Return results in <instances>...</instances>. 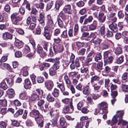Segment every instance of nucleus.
Wrapping results in <instances>:
<instances>
[{
  "mask_svg": "<svg viewBox=\"0 0 128 128\" xmlns=\"http://www.w3.org/2000/svg\"><path fill=\"white\" fill-rule=\"evenodd\" d=\"M11 20L13 23L15 25H18V23L22 18V17L18 13H13L11 16Z\"/></svg>",
  "mask_w": 128,
  "mask_h": 128,
  "instance_id": "obj_1",
  "label": "nucleus"
},
{
  "mask_svg": "<svg viewBox=\"0 0 128 128\" xmlns=\"http://www.w3.org/2000/svg\"><path fill=\"white\" fill-rule=\"evenodd\" d=\"M98 106L100 109H102L103 113H107L108 112V104L106 103L102 102L100 104H99Z\"/></svg>",
  "mask_w": 128,
  "mask_h": 128,
  "instance_id": "obj_2",
  "label": "nucleus"
},
{
  "mask_svg": "<svg viewBox=\"0 0 128 128\" xmlns=\"http://www.w3.org/2000/svg\"><path fill=\"white\" fill-rule=\"evenodd\" d=\"M47 19V25L49 28L53 29L55 27L51 16L48 15L46 17Z\"/></svg>",
  "mask_w": 128,
  "mask_h": 128,
  "instance_id": "obj_3",
  "label": "nucleus"
},
{
  "mask_svg": "<svg viewBox=\"0 0 128 128\" xmlns=\"http://www.w3.org/2000/svg\"><path fill=\"white\" fill-rule=\"evenodd\" d=\"M51 117L58 118L59 116V111L58 110L52 108L50 112Z\"/></svg>",
  "mask_w": 128,
  "mask_h": 128,
  "instance_id": "obj_4",
  "label": "nucleus"
},
{
  "mask_svg": "<svg viewBox=\"0 0 128 128\" xmlns=\"http://www.w3.org/2000/svg\"><path fill=\"white\" fill-rule=\"evenodd\" d=\"M63 10L65 13L69 14L71 15L72 14L71 6L70 4H66L64 6Z\"/></svg>",
  "mask_w": 128,
  "mask_h": 128,
  "instance_id": "obj_5",
  "label": "nucleus"
},
{
  "mask_svg": "<svg viewBox=\"0 0 128 128\" xmlns=\"http://www.w3.org/2000/svg\"><path fill=\"white\" fill-rule=\"evenodd\" d=\"M53 50L54 54L57 52H62L64 49L63 45L62 44H60L58 46L54 45L53 47Z\"/></svg>",
  "mask_w": 128,
  "mask_h": 128,
  "instance_id": "obj_6",
  "label": "nucleus"
},
{
  "mask_svg": "<svg viewBox=\"0 0 128 128\" xmlns=\"http://www.w3.org/2000/svg\"><path fill=\"white\" fill-rule=\"evenodd\" d=\"M50 66V64L46 62H43L40 65V68L41 71L43 70L44 69H47Z\"/></svg>",
  "mask_w": 128,
  "mask_h": 128,
  "instance_id": "obj_7",
  "label": "nucleus"
},
{
  "mask_svg": "<svg viewBox=\"0 0 128 128\" xmlns=\"http://www.w3.org/2000/svg\"><path fill=\"white\" fill-rule=\"evenodd\" d=\"M45 85L47 88L50 90L53 86L54 84L51 81H47L45 82Z\"/></svg>",
  "mask_w": 128,
  "mask_h": 128,
  "instance_id": "obj_8",
  "label": "nucleus"
},
{
  "mask_svg": "<svg viewBox=\"0 0 128 128\" xmlns=\"http://www.w3.org/2000/svg\"><path fill=\"white\" fill-rule=\"evenodd\" d=\"M2 37L3 39L5 40H11L12 38V36L8 32H6L2 34Z\"/></svg>",
  "mask_w": 128,
  "mask_h": 128,
  "instance_id": "obj_9",
  "label": "nucleus"
},
{
  "mask_svg": "<svg viewBox=\"0 0 128 128\" xmlns=\"http://www.w3.org/2000/svg\"><path fill=\"white\" fill-rule=\"evenodd\" d=\"M98 20L100 22L103 23L105 21L106 19V16L103 13L99 14L98 15Z\"/></svg>",
  "mask_w": 128,
  "mask_h": 128,
  "instance_id": "obj_10",
  "label": "nucleus"
},
{
  "mask_svg": "<svg viewBox=\"0 0 128 128\" xmlns=\"http://www.w3.org/2000/svg\"><path fill=\"white\" fill-rule=\"evenodd\" d=\"M110 28L114 32H116L118 30L117 25L116 24H114L113 23L109 25Z\"/></svg>",
  "mask_w": 128,
  "mask_h": 128,
  "instance_id": "obj_11",
  "label": "nucleus"
},
{
  "mask_svg": "<svg viewBox=\"0 0 128 128\" xmlns=\"http://www.w3.org/2000/svg\"><path fill=\"white\" fill-rule=\"evenodd\" d=\"M93 24H92L89 25L88 26V28L90 30H94L96 28L97 21L94 20L93 22Z\"/></svg>",
  "mask_w": 128,
  "mask_h": 128,
  "instance_id": "obj_12",
  "label": "nucleus"
},
{
  "mask_svg": "<svg viewBox=\"0 0 128 128\" xmlns=\"http://www.w3.org/2000/svg\"><path fill=\"white\" fill-rule=\"evenodd\" d=\"M7 94L9 95V97L12 98L14 97L15 92L14 90L12 88L9 89L6 91Z\"/></svg>",
  "mask_w": 128,
  "mask_h": 128,
  "instance_id": "obj_13",
  "label": "nucleus"
},
{
  "mask_svg": "<svg viewBox=\"0 0 128 128\" xmlns=\"http://www.w3.org/2000/svg\"><path fill=\"white\" fill-rule=\"evenodd\" d=\"M37 52L38 54L43 56H45L46 55L45 52L43 51L42 48L40 45L37 46Z\"/></svg>",
  "mask_w": 128,
  "mask_h": 128,
  "instance_id": "obj_14",
  "label": "nucleus"
},
{
  "mask_svg": "<svg viewBox=\"0 0 128 128\" xmlns=\"http://www.w3.org/2000/svg\"><path fill=\"white\" fill-rule=\"evenodd\" d=\"M93 18L91 16H90L88 17L85 18L84 20L83 24L86 25L91 22L93 20Z\"/></svg>",
  "mask_w": 128,
  "mask_h": 128,
  "instance_id": "obj_15",
  "label": "nucleus"
},
{
  "mask_svg": "<svg viewBox=\"0 0 128 128\" xmlns=\"http://www.w3.org/2000/svg\"><path fill=\"white\" fill-rule=\"evenodd\" d=\"M25 84L24 87L26 89H28L31 85V83L28 79H26L24 80Z\"/></svg>",
  "mask_w": 128,
  "mask_h": 128,
  "instance_id": "obj_16",
  "label": "nucleus"
},
{
  "mask_svg": "<svg viewBox=\"0 0 128 128\" xmlns=\"http://www.w3.org/2000/svg\"><path fill=\"white\" fill-rule=\"evenodd\" d=\"M64 79L67 86L69 88L71 85V82L70 79L67 75H65L64 76Z\"/></svg>",
  "mask_w": 128,
  "mask_h": 128,
  "instance_id": "obj_17",
  "label": "nucleus"
},
{
  "mask_svg": "<svg viewBox=\"0 0 128 128\" xmlns=\"http://www.w3.org/2000/svg\"><path fill=\"white\" fill-rule=\"evenodd\" d=\"M30 98L31 100L35 101L39 100V96L37 94H33L31 95Z\"/></svg>",
  "mask_w": 128,
  "mask_h": 128,
  "instance_id": "obj_18",
  "label": "nucleus"
},
{
  "mask_svg": "<svg viewBox=\"0 0 128 128\" xmlns=\"http://www.w3.org/2000/svg\"><path fill=\"white\" fill-rule=\"evenodd\" d=\"M90 87L88 86H86L82 90L83 93L85 95L89 94L90 92L89 91Z\"/></svg>",
  "mask_w": 128,
  "mask_h": 128,
  "instance_id": "obj_19",
  "label": "nucleus"
},
{
  "mask_svg": "<svg viewBox=\"0 0 128 128\" xmlns=\"http://www.w3.org/2000/svg\"><path fill=\"white\" fill-rule=\"evenodd\" d=\"M86 44V43H85L83 42H77L76 43V46L78 50L82 47H84Z\"/></svg>",
  "mask_w": 128,
  "mask_h": 128,
  "instance_id": "obj_20",
  "label": "nucleus"
},
{
  "mask_svg": "<svg viewBox=\"0 0 128 128\" xmlns=\"http://www.w3.org/2000/svg\"><path fill=\"white\" fill-rule=\"evenodd\" d=\"M60 57H56L55 59L53 58H48L45 60V62H49L52 63H54L56 61H59L60 59Z\"/></svg>",
  "mask_w": 128,
  "mask_h": 128,
  "instance_id": "obj_21",
  "label": "nucleus"
},
{
  "mask_svg": "<svg viewBox=\"0 0 128 128\" xmlns=\"http://www.w3.org/2000/svg\"><path fill=\"white\" fill-rule=\"evenodd\" d=\"M60 62L59 61H56L54 64L52 68L56 70L60 68Z\"/></svg>",
  "mask_w": 128,
  "mask_h": 128,
  "instance_id": "obj_22",
  "label": "nucleus"
},
{
  "mask_svg": "<svg viewBox=\"0 0 128 128\" xmlns=\"http://www.w3.org/2000/svg\"><path fill=\"white\" fill-rule=\"evenodd\" d=\"M43 0H40L39 4H36V7L38 8H39L40 9H44V4L42 2Z\"/></svg>",
  "mask_w": 128,
  "mask_h": 128,
  "instance_id": "obj_23",
  "label": "nucleus"
},
{
  "mask_svg": "<svg viewBox=\"0 0 128 128\" xmlns=\"http://www.w3.org/2000/svg\"><path fill=\"white\" fill-rule=\"evenodd\" d=\"M102 41L101 39L98 38L93 41V43L95 46L96 47H98L100 45V43Z\"/></svg>",
  "mask_w": 128,
  "mask_h": 128,
  "instance_id": "obj_24",
  "label": "nucleus"
},
{
  "mask_svg": "<svg viewBox=\"0 0 128 128\" xmlns=\"http://www.w3.org/2000/svg\"><path fill=\"white\" fill-rule=\"evenodd\" d=\"M64 1L63 0L59 1L58 2L56 3L55 6V8L56 10H58L60 6L62 5Z\"/></svg>",
  "mask_w": 128,
  "mask_h": 128,
  "instance_id": "obj_25",
  "label": "nucleus"
},
{
  "mask_svg": "<svg viewBox=\"0 0 128 128\" xmlns=\"http://www.w3.org/2000/svg\"><path fill=\"white\" fill-rule=\"evenodd\" d=\"M23 70V75L24 76H26L28 75V68L27 66L24 67L22 68Z\"/></svg>",
  "mask_w": 128,
  "mask_h": 128,
  "instance_id": "obj_26",
  "label": "nucleus"
},
{
  "mask_svg": "<svg viewBox=\"0 0 128 128\" xmlns=\"http://www.w3.org/2000/svg\"><path fill=\"white\" fill-rule=\"evenodd\" d=\"M99 78V77L97 76L94 75L92 76L91 78V83L92 84L95 81H98Z\"/></svg>",
  "mask_w": 128,
  "mask_h": 128,
  "instance_id": "obj_27",
  "label": "nucleus"
},
{
  "mask_svg": "<svg viewBox=\"0 0 128 128\" xmlns=\"http://www.w3.org/2000/svg\"><path fill=\"white\" fill-rule=\"evenodd\" d=\"M65 13H64L63 11H62L59 13V15L60 17L64 20H66L67 19V16Z\"/></svg>",
  "mask_w": 128,
  "mask_h": 128,
  "instance_id": "obj_28",
  "label": "nucleus"
},
{
  "mask_svg": "<svg viewBox=\"0 0 128 128\" xmlns=\"http://www.w3.org/2000/svg\"><path fill=\"white\" fill-rule=\"evenodd\" d=\"M124 114V113L123 111H119L117 112L115 116L118 118H121L123 116Z\"/></svg>",
  "mask_w": 128,
  "mask_h": 128,
  "instance_id": "obj_29",
  "label": "nucleus"
},
{
  "mask_svg": "<svg viewBox=\"0 0 128 128\" xmlns=\"http://www.w3.org/2000/svg\"><path fill=\"white\" fill-rule=\"evenodd\" d=\"M57 87L60 89L61 92H63L65 90V88L64 84L59 83L58 82H57Z\"/></svg>",
  "mask_w": 128,
  "mask_h": 128,
  "instance_id": "obj_30",
  "label": "nucleus"
},
{
  "mask_svg": "<svg viewBox=\"0 0 128 128\" xmlns=\"http://www.w3.org/2000/svg\"><path fill=\"white\" fill-rule=\"evenodd\" d=\"M103 64V62L102 61L98 62L96 64L97 68L99 70H102Z\"/></svg>",
  "mask_w": 128,
  "mask_h": 128,
  "instance_id": "obj_31",
  "label": "nucleus"
},
{
  "mask_svg": "<svg viewBox=\"0 0 128 128\" xmlns=\"http://www.w3.org/2000/svg\"><path fill=\"white\" fill-rule=\"evenodd\" d=\"M60 91L59 90L56 88H55L52 94L53 96L55 97L58 96L59 95Z\"/></svg>",
  "mask_w": 128,
  "mask_h": 128,
  "instance_id": "obj_32",
  "label": "nucleus"
},
{
  "mask_svg": "<svg viewBox=\"0 0 128 128\" xmlns=\"http://www.w3.org/2000/svg\"><path fill=\"white\" fill-rule=\"evenodd\" d=\"M46 98L48 101L50 102H52L54 100V98L50 94H48Z\"/></svg>",
  "mask_w": 128,
  "mask_h": 128,
  "instance_id": "obj_33",
  "label": "nucleus"
},
{
  "mask_svg": "<svg viewBox=\"0 0 128 128\" xmlns=\"http://www.w3.org/2000/svg\"><path fill=\"white\" fill-rule=\"evenodd\" d=\"M66 123V119L63 117H61L59 120V123L61 126H64Z\"/></svg>",
  "mask_w": 128,
  "mask_h": 128,
  "instance_id": "obj_34",
  "label": "nucleus"
},
{
  "mask_svg": "<svg viewBox=\"0 0 128 128\" xmlns=\"http://www.w3.org/2000/svg\"><path fill=\"white\" fill-rule=\"evenodd\" d=\"M56 70L54 69L52 67H51L49 70L50 74L51 76L55 75L56 73Z\"/></svg>",
  "mask_w": 128,
  "mask_h": 128,
  "instance_id": "obj_35",
  "label": "nucleus"
},
{
  "mask_svg": "<svg viewBox=\"0 0 128 128\" xmlns=\"http://www.w3.org/2000/svg\"><path fill=\"white\" fill-rule=\"evenodd\" d=\"M69 110V108L67 106H64L63 108L62 113L64 114L68 113Z\"/></svg>",
  "mask_w": 128,
  "mask_h": 128,
  "instance_id": "obj_36",
  "label": "nucleus"
},
{
  "mask_svg": "<svg viewBox=\"0 0 128 128\" xmlns=\"http://www.w3.org/2000/svg\"><path fill=\"white\" fill-rule=\"evenodd\" d=\"M119 122L118 123V125H120L122 124L123 126H125L127 124L128 122L126 120H124L121 118L119 119Z\"/></svg>",
  "mask_w": 128,
  "mask_h": 128,
  "instance_id": "obj_37",
  "label": "nucleus"
},
{
  "mask_svg": "<svg viewBox=\"0 0 128 128\" xmlns=\"http://www.w3.org/2000/svg\"><path fill=\"white\" fill-rule=\"evenodd\" d=\"M122 52V48L120 47L116 48L114 52L116 54H121Z\"/></svg>",
  "mask_w": 128,
  "mask_h": 128,
  "instance_id": "obj_38",
  "label": "nucleus"
},
{
  "mask_svg": "<svg viewBox=\"0 0 128 128\" xmlns=\"http://www.w3.org/2000/svg\"><path fill=\"white\" fill-rule=\"evenodd\" d=\"M35 120L37 123L38 124L42 120H44L43 117L41 116H38L35 118Z\"/></svg>",
  "mask_w": 128,
  "mask_h": 128,
  "instance_id": "obj_39",
  "label": "nucleus"
},
{
  "mask_svg": "<svg viewBox=\"0 0 128 128\" xmlns=\"http://www.w3.org/2000/svg\"><path fill=\"white\" fill-rule=\"evenodd\" d=\"M121 88L123 92H126L128 91V86L122 84Z\"/></svg>",
  "mask_w": 128,
  "mask_h": 128,
  "instance_id": "obj_40",
  "label": "nucleus"
},
{
  "mask_svg": "<svg viewBox=\"0 0 128 128\" xmlns=\"http://www.w3.org/2000/svg\"><path fill=\"white\" fill-rule=\"evenodd\" d=\"M23 110L22 109H20L18 111L16 112L14 114V116L15 117H18L20 115L22 114Z\"/></svg>",
  "mask_w": 128,
  "mask_h": 128,
  "instance_id": "obj_41",
  "label": "nucleus"
},
{
  "mask_svg": "<svg viewBox=\"0 0 128 128\" xmlns=\"http://www.w3.org/2000/svg\"><path fill=\"white\" fill-rule=\"evenodd\" d=\"M26 93L22 92L20 94L19 98L21 99L24 100L26 98Z\"/></svg>",
  "mask_w": 128,
  "mask_h": 128,
  "instance_id": "obj_42",
  "label": "nucleus"
},
{
  "mask_svg": "<svg viewBox=\"0 0 128 128\" xmlns=\"http://www.w3.org/2000/svg\"><path fill=\"white\" fill-rule=\"evenodd\" d=\"M118 118L115 115L113 117L111 121V125H113L116 123L118 120Z\"/></svg>",
  "mask_w": 128,
  "mask_h": 128,
  "instance_id": "obj_43",
  "label": "nucleus"
},
{
  "mask_svg": "<svg viewBox=\"0 0 128 128\" xmlns=\"http://www.w3.org/2000/svg\"><path fill=\"white\" fill-rule=\"evenodd\" d=\"M102 58L101 54L100 53H98L94 58L95 61L98 62V60H100Z\"/></svg>",
  "mask_w": 128,
  "mask_h": 128,
  "instance_id": "obj_44",
  "label": "nucleus"
},
{
  "mask_svg": "<svg viewBox=\"0 0 128 128\" xmlns=\"http://www.w3.org/2000/svg\"><path fill=\"white\" fill-rule=\"evenodd\" d=\"M57 21L58 26L62 28L64 25L62 20L60 18H58L57 19Z\"/></svg>",
  "mask_w": 128,
  "mask_h": 128,
  "instance_id": "obj_45",
  "label": "nucleus"
},
{
  "mask_svg": "<svg viewBox=\"0 0 128 128\" xmlns=\"http://www.w3.org/2000/svg\"><path fill=\"white\" fill-rule=\"evenodd\" d=\"M0 87L4 90L7 88V86L4 82L3 81L0 84Z\"/></svg>",
  "mask_w": 128,
  "mask_h": 128,
  "instance_id": "obj_46",
  "label": "nucleus"
},
{
  "mask_svg": "<svg viewBox=\"0 0 128 128\" xmlns=\"http://www.w3.org/2000/svg\"><path fill=\"white\" fill-rule=\"evenodd\" d=\"M0 104L3 106H7V102L6 99L0 100Z\"/></svg>",
  "mask_w": 128,
  "mask_h": 128,
  "instance_id": "obj_47",
  "label": "nucleus"
},
{
  "mask_svg": "<svg viewBox=\"0 0 128 128\" xmlns=\"http://www.w3.org/2000/svg\"><path fill=\"white\" fill-rule=\"evenodd\" d=\"M99 32L100 34L102 35H103L105 33V28L104 26H102L100 28L99 30Z\"/></svg>",
  "mask_w": 128,
  "mask_h": 128,
  "instance_id": "obj_48",
  "label": "nucleus"
},
{
  "mask_svg": "<svg viewBox=\"0 0 128 128\" xmlns=\"http://www.w3.org/2000/svg\"><path fill=\"white\" fill-rule=\"evenodd\" d=\"M74 30V35L75 36L77 35V32L78 30V24H76L75 25Z\"/></svg>",
  "mask_w": 128,
  "mask_h": 128,
  "instance_id": "obj_49",
  "label": "nucleus"
},
{
  "mask_svg": "<svg viewBox=\"0 0 128 128\" xmlns=\"http://www.w3.org/2000/svg\"><path fill=\"white\" fill-rule=\"evenodd\" d=\"M86 51V49L85 48H82L79 51L78 54L79 55L83 56L84 54Z\"/></svg>",
  "mask_w": 128,
  "mask_h": 128,
  "instance_id": "obj_50",
  "label": "nucleus"
},
{
  "mask_svg": "<svg viewBox=\"0 0 128 128\" xmlns=\"http://www.w3.org/2000/svg\"><path fill=\"white\" fill-rule=\"evenodd\" d=\"M58 118H53L52 120V126L54 127L56 125L57 122Z\"/></svg>",
  "mask_w": 128,
  "mask_h": 128,
  "instance_id": "obj_51",
  "label": "nucleus"
},
{
  "mask_svg": "<svg viewBox=\"0 0 128 128\" xmlns=\"http://www.w3.org/2000/svg\"><path fill=\"white\" fill-rule=\"evenodd\" d=\"M81 72L84 74H88V68H82L80 70Z\"/></svg>",
  "mask_w": 128,
  "mask_h": 128,
  "instance_id": "obj_52",
  "label": "nucleus"
},
{
  "mask_svg": "<svg viewBox=\"0 0 128 128\" xmlns=\"http://www.w3.org/2000/svg\"><path fill=\"white\" fill-rule=\"evenodd\" d=\"M83 122H78L75 126V128H82L83 126Z\"/></svg>",
  "mask_w": 128,
  "mask_h": 128,
  "instance_id": "obj_53",
  "label": "nucleus"
},
{
  "mask_svg": "<svg viewBox=\"0 0 128 128\" xmlns=\"http://www.w3.org/2000/svg\"><path fill=\"white\" fill-rule=\"evenodd\" d=\"M93 86L94 87V89L95 91H98V90L100 89V86L99 85H97V83L94 84Z\"/></svg>",
  "mask_w": 128,
  "mask_h": 128,
  "instance_id": "obj_54",
  "label": "nucleus"
},
{
  "mask_svg": "<svg viewBox=\"0 0 128 128\" xmlns=\"http://www.w3.org/2000/svg\"><path fill=\"white\" fill-rule=\"evenodd\" d=\"M45 103L44 100L42 99L39 100L37 104L38 106H42Z\"/></svg>",
  "mask_w": 128,
  "mask_h": 128,
  "instance_id": "obj_55",
  "label": "nucleus"
},
{
  "mask_svg": "<svg viewBox=\"0 0 128 128\" xmlns=\"http://www.w3.org/2000/svg\"><path fill=\"white\" fill-rule=\"evenodd\" d=\"M8 84L10 86H12L13 84V82L11 78H8L7 80Z\"/></svg>",
  "mask_w": 128,
  "mask_h": 128,
  "instance_id": "obj_56",
  "label": "nucleus"
},
{
  "mask_svg": "<svg viewBox=\"0 0 128 128\" xmlns=\"http://www.w3.org/2000/svg\"><path fill=\"white\" fill-rule=\"evenodd\" d=\"M114 58L112 56H110L106 59V62L107 63L110 64L112 63L113 61Z\"/></svg>",
  "mask_w": 128,
  "mask_h": 128,
  "instance_id": "obj_57",
  "label": "nucleus"
},
{
  "mask_svg": "<svg viewBox=\"0 0 128 128\" xmlns=\"http://www.w3.org/2000/svg\"><path fill=\"white\" fill-rule=\"evenodd\" d=\"M84 3L82 0L76 3L77 5L79 7H83L84 6Z\"/></svg>",
  "mask_w": 128,
  "mask_h": 128,
  "instance_id": "obj_58",
  "label": "nucleus"
},
{
  "mask_svg": "<svg viewBox=\"0 0 128 128\" xmlns=\"http://www.w3.org/2000/svg\"><path fill=\"white\" fill-rule=\"evenodd\" d=\"M61 36L62 37L64 38H66L68 37V36L67 34V31L66 30L62 32Z\"/></svg>",
  "mask_w": 128,
  "mask_h": 128,
  "instance_id": "obj_59",
  "label": "nucleus"
},
{
  "mask_svg": "<svg viewBox=\"0 0 128 128\" xmlns=\"http://www.w3.org/2000/svg\"><path fill=\"white\" fill-rule=\"evenodd\" d=\"M15 45L17 46H20L22 44V42L19 40L17 39L14 42Z\"/></svg>",
  "mask_w": 128,
  "mask_h": 128,
  "instance_id": "obj_60",
  "label": "nucleus"
},
{
  "mask_svg": "<svg viewBox=\"0 0 128 128\" xmlns=\"http://www.w3.org/2000/svg\"><path fill=\"white\" fill-rule=\"evenodd\" d=\"M44 20V14L43 12H41L40 14L38 20Z\"/></svg>",
  "mask_w": 128,
  "mask_h": 128,
  "instance_id": "obj_61",
  "label": "nucleus"
},
{
  "mask_svg": "<svg viewBox=\"0 0 128 128\" xmlns=\"http://www.w3.org/2000/svg\"><path fill=\"white\" fill-rule=\"evenodd\" d=\"M53 4L52 1H50L47 3L46 5V8L48 10H50L53 5Z\"/></svg>",
  "mask_w": 128,
  "mask_h": 128,
  "instance_id": "obj_62",
  "label": "nucleus"
},
{
  "mask_svg": "<svg viewBox=\"0 0 128 128\" xmlns=\"http://www.w3.org/2000/svg\"><path fill=\"white\" fill-rule=\"evenodd\" d=\"M63 66H66L69 65L70 62L66 59L63 60Z\"/></svg>",
  "mask_w": 128,
  "mask_h": 128,
  "instance_id": "obj_63",
  "label": "nucleus"
},
{
  "mask_svg": "<svg viewBox=\"0 0 128 128\" xmlns=\"http://www.w3.org/2000/svg\"><path fill=\"white\" fill-rule=\"evenodd\" d=\"M6 123L2 121L0 123L1 128H6Z\"/></svg>",
  "mask_w": 128,
  "mask_h": 128,
  "instance_id": "obj_64",
  "label": "nucleus"
}]
</instances>
